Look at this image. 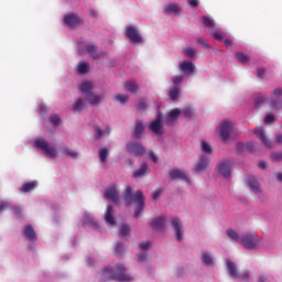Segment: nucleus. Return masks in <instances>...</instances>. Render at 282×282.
Masks as SVG:
<instances>
[{
    "mask_svg": "<svg viewBox=\"0 0 282 282\" xmlns=\"http://www.w3.org/2000/svg\"><path fill=\"white\" fill-rule=\"evenodd\" d=\"M132 193L133 191L130 186L126 187L123 192V199L126 206H131V204L135 205L134 217L138 218L142 210H144V194H142L141 191H138L134 194Z\"/></svg>",
    "mask_w": 282,
    "mask_h": 282,
    "instance_id": "1",
    "label": "nucleus"
},
{
    "mask_svg": "<svg viewBox=\"0 0 282 282\" xmlns=\"http://www.w3.org/2000/svg\"><path fill=\"white\" fill-rule=\"evenodd\" d=\"M127 269L122 264H117V267L113 269L111 267H106L104 269V278L119 281V282H129L133 281V278L127 273Z\"/></svg>",
    "mask_w": 282,
    "mask_h": 282,
    "instance_id": "2",
    "label": "nucleus"
},
{
    "mask_svg": "<svg viewBox=\"0 0 282 282\" xmlns=\"http://www.w3.org/2000/svg\"><path fill=\"white\" fill-rule=\"evenodd\" d=\"M273 100H270V97H265L261 94L258 95L257 105H261L263 102H270L273 109H279L282 107V88H276L273 90Z\"/></svg>",
    "mask_w": 282,
    "mask_h": 282,
    "instance_id": "3",
    "label": "nucleus"
},
{
    "mask_svg": "<svg viewBox=\"0 0 282 282\" xmlns=\"http://www.w3.org/2000/svg\"><path fill=\"white\" fill-rule=\"evenodd\" d=\"M240 243L247 250H254V248H259V236L257 234H246L241 237Z\"/></svg>",
    "mask_w": 282,
    "mask_h": 282,
    "instance_id": "4",
    "label": "nucleus"
},
{
    "mask_svg": "<svg viewBox=\"0 0 282 282\" xmlns=\"http://www.w3.org/2000/svg\"><path fill=\"white\" fill-rule=\"evenodd\" d=\"M79 54H89L91 58H102L105 56V52H98V46L94 44H79L78 46Z\"/></svg>",
    "mask_w": 282,
    "mask_h": 282,
    "instance_id": "5",
    "label": "nucleus"
},
{
    "mask_svg": "<svg viewBox=\"0 0 282 282\" xmlns=\"http://www.w3.org/2000/svg\"><path fill=\"white\" fill-rule=\"evenodd\" d=\"M34 145L36 149H41L42 151H44L47 158H56L57 155L56 148L50 147V143H47L45 139L35 140Z\"/></svg>",
    "mask_w": 282,
    "mask_h": 282,
    "instance_id": "6",
    "label": "nucleus"
},
{
    "mask_svg": "<svg viewBox=\"0 0 282 282\" xmlns=\"http://www.w3.org/2000/svg\"><path fill=\"white\" fill-rule=\"evenodd\" d=\"M232 132V122L223 121L219 128V135L223 142H230V133Z\"/></svg>",
    "mask_w": 282,
    "mask_h": 282,
    "instance_id": "7",
    "label": "nucleus"
},
{
    "mask_svg": "<svg viewBox=\"0 0 282 282\" xmlns=\"http://www.w3.org/2000/svg\"><path fill=\"white\" fill-rule=\"evenodd\" d=\"M126 149H127L128 153H130L131 155H135V158H140V155H144V153H147L144 145H142V143H138V142L127 143Z\"/></svg>",
    "mask_w": 282,
    "mask_h": 282,
    "instance_id": "8",
    "label": "nucleus"
},
{
    "mask_svg": "<svg viewBox=\"0 0 282 282\" xmlns=\"http://www.w3.org/2000/svg\"><path fill=\"white\" fill-rule=\"evenodd\" d=\"M164 116L162 112L158 111L156 118L154 121L150 124V131L154 133V135H163L164 132H162V120Z\"/></svg>",
    "mask_w": 282,
    "mask_h": 282,
    "instance_id": "9",
    "label": "nucleus"
},
{
    "mask_svg": "<svg viewBox=\"0 0 282 282\" xmlns=\"http://www.w3.org/2000/svg\"><path fill=\"white\" fill-rule=\"evenodd\" d=\"M126 36L131 41V43H142V35H140L138 28L134 25L126 26Z\"/></svg>",
    "mask_w": 282,
    "mask_h": 282,
    "instance_id": "10",
    "label": "nucleus"
},
{
    "mask_svg": "<svg viewBox=\"0 0 282 282\" xmlns=\"http://www.w3.org/2000/svg\"><path fill=\"white\" fill-rule=\"evenodd\" d=\"M84 21L76 13H68L64 17V24L68 28H78V25H83Z\"/></svg>",
    "mask_w": 282,
    "mask_h": 282,
    "instance_id": "11",
    "label": "nucleus"
},
{
    "mask_svg": "<svg viewBox=\"0 0 282 282\" xmlns=\"http://www.w3.org/2000/svg\"><path fill=\"white\" fill-rule=\"evenodd\" d=\"M218 173L225 177V180H231L232 177V167H230V162L221 161L218 163Z\"/></svg>",
    "mask_w": 282,
    "mask_h": 282,
    "instance_id": "12",
    "label": "nucleus"
},
{
    "mask_svg": "<svg viewBox=\"0 0 282 282\" xmlns=\"http://www.w3.org/2000/svg\"><path fill=\"white\" fill-rule=\"evenodd\" d=\"M172 227L176 235V240L182 241L184 239V231L182 230V220L177 216L172 217Z\"/></svg>",
    "mask_w": 282,
    "mask_h": 282,
    "instance_id": "13",
    "label": "nucleus"
},
{
    "mask_svg": "<svg viewBox=\"0 0 282 282\" xmlns=\"http://www.w3.org/2000/svg\"><path fill=\"white\" fill-rule=\"evenodd\" d=\"M105 197L106 199H109V202H113V204H118V202H120V195L118 194L116 185H111L106 189Z\"/></svg>",
    "mask_w": 282,
    "mask_h": 282,
    "instance_id": "14",
    "label": "nucleus"
},
{
    "mask_svg": "<svg viewBox=\"0 0 282 282\" xmlns=\"http://www.w3.org/2000/svg\"><path fill=\"white\" fill-rule=\"evenodd\" d=\"M254 135L267 147V149H272V142L265 138V131L262 127H258L254 129Z\"/></svg>",
    "mask_w": 282,
    "mask_h": 282,
    "instance_id": "15",
    "label": "nucleus"
},
{
    "mask_svg": "<svg viewBox=\"0 0 282 282\" xmlns=\"http://www.w3.org/2000/svg\"><path fill=\"white\" fill-rule=\"evenodd\" d=\"M180 113H182L180 108H174V109L170 110L165 118L166 124L169 127L173 126L176 122L177 118H180Z\"/></svg>",
    "mask_w": 282,
    "mask_h": 282,
    "instance_id": "16",
    "label": "nucleus"
},
{
    "mask_svg": "<svg viewBox=\"0 0 282 282\" xmlns=\"http://www.w3.org/2000/svg\"><path fill=\"white\" fill-rule=\"evenodd\" d=\"M247 185L253 193H256V195H261V193H263L261 185H259V182H257L254 176L247 177Z\"/></svg>",
    "mask_w": 282,
    "mask_h": 282,
    "instance_id": "17",
    "label": "nucleus"
},
{
    "mask_svg": "<svg viewBox=\"0 0 282 282\" xmlns=\"http://www.w3.org/2000/svg\"><path fill=\"white\" fill-rule=\"evenodd\" d=\"M171 180H184V182L188 183V176H186V173L180 169H173L169 173Z\"/></svg>",
    "mask_w": 282,
    "mask_h": 282,
    "instance_id": "18",
    "label": "nucleus"
},
{
    "mask_svg": "<svg viewBox=\"0 0 282 282\" xmlns=\"http://www.w3.org/2000/svg\"><path fill=\"white\" fill-rule=\"evenodd\" d=\"M94 131H95L96 140H100V138H102V135H111V128L109 126H106V128L104 130H101L100 126L95 124Z\"/></svg>",
    "mask_w": 282,
    "mask_h": 282,
    "instance_id": "19",
    "label": "nucleus"
},
{
    "mask_svg": "<svg viewBox=\"0 0 282 282\" xmlns=\"http://www.w3.org/2000/svg\"><path fill=\"white\" fill-rule=\"evenodd\" d=\"M39 186V182L31 181L29 183H24L19 187L20 193H32V191H36Z\"/></svg>",
    "mask_w": 282,
    "mask_h": 282,
    "instance_id": "20",
    "label": "nucleus"
},
{
    "mask_svg": "<svg viewBox=\"0 0 282 282\" xmlns=\"http://www.w3.org/2000/svg\"><path fill=\"white\" fill-rule=\"evenodd\" d=\"M23 235L29 241H36V231L32 225H26L23 229Z\"/></svg>",
    "mask_w": 282,
    "mask_h": 282,
    "instance_id": "21",
    "label": "nucleus"
},
{
    "mask_svg": "<svg viewBox=\"0 0 282 282\" xmlns=\"http://www.w3.org/2000/svg\"><path fill=\"white\" fill-rule=\"evenodd\" d=\"M208 169V159L204 155L199 158L198 163L195 166L196 173H204Z\"/></svg>",
    "mask_w": 282,
    "mask_h": 282,
    "instance_id": "22",
    "label": "nucleus"
},
{
    "mask_svg": "<svg viewBox=\"0 0 282 282\" xmlns=\"http://www.w3.org/2000/svg\"><path fill=\"white\" fill-rule=\"evenodd\" d=\"M165 224H166L165 217H158L156 219L150 223V226L154 228V230H162Z\"/></svg>",
    "mask_w": 282,
    "mask_h": 282,
    "instance_id": "23",
    "label": "nucleus"
},
{
    "mask_svg": "<svg viewBox=\"0 0 282 282\" xmlns=\"http://www.w3.org/2000/svg\"><path fill=\"white\" fill-rule=\"evenodd\" d=\"M142 133H144V123L142 122V120H138V121L135 122L133 137H134L137 140H140V138H142Z\"/></svg>",
    "mask_w": 282,
    "mask_h": 282,
    "instance_id": "24",
    "label": "nucleus"
},
{
    "mask_svg": "<svg viewBox=\"0 0 282 282\" xmlns=\"http://www.w3.org/2000/svg\"><path fill=\"white\" fill-rule=\"evenodd\" d=\"M226 265H227V270L229 272V275L232 279H237V276H239V273H237V265L235 264V262H232L230 260H227Z\"/></svg>",
    "mask_w": 282,
    "mask_h": 282,
    "instance_id": "25",
    "label": "nucleus"
},
{
    "mask_svg": "<svg viewBox=\"0 0 282 282\" xmlns=\"http://www.w3.org/2000/svg\"><path fill=\"white\" fill-rule=\"evenodd\" d=\"M105 219L109 226H113V224H116V219L113 218V207H111V206L107 207L106 214H105Z\"/></svg>",
    "mask_w": 282,
    "mask_h": 282,
    "instance_id": "26",
    "label": "nucleus"
},
{
    "mask_svg": "<svg viewBox=\"0 0 282 282\" xmlns=\"http://www.w3.org/2000/svg\"><path fill=\"white\" fill-rule=\"evenodd\" d=\"M181 10L182 9L180 8V6H177L175 3H170L165 7L164 13L165 14H180Z\"/></svg>",
    "mask_w": 282,
    "mask_h": 282,
    "instance_id": "27",
    "label": "nucleus"
},
{
    "mask_svg": "<svg viewBox=\"0 0 282 282\" xmlns=\"http://www.w3.org/2000/svg\"><path fill=\"white\" fill-rule=\"evenodd\" d=\"M94 89V83L91 82H83L79 86V91L82 94H86V96H89L90 91Z\"/></svg>",
    "mask_w": 282,
    "mask_h": 282,
    "instance_id": "28",
    "label": "nucleus"
},
{
    "mask_svg": "<svg viewBox=\"0 0 282 282\" xmlns=\"http://www.w3.org/2000/svg\"><path fill=\"white\" fill-rule=\"evenodd\" d=\"M149 173V165L147 163H142L140 169L134 171L133 177H142V175H147Z\"/></svg>",
    "mask_w": 282,
    "mask_h": 282,
    "instance_id": "29",
    "label": "nucleus"
},
{
    "mask_svg": "<svg viewBox=\"0 0 282 282\" xmlns=\"http://www.w3.org/2000/svg\"><path fill=\"white\" fill-rule=\"evenodd\" d=\"M181 72H193L195 69V64L188 61H184L180 65Z\"/></svg>",
    "mask_w": 282,
    "mask_h": 282,
    "instance_id": "30",
    "label": "nucleus"
},
{
    "mask_svg": "<svg viewBox=\"0 0 282 282\" xmlns=\"http://www.w3.org/2000/svg\"><path fill=\"white\" fill-rule=\"evenodd\" d=\"M123 87L126 91H130L131 94H135V91H138V84H135V82H127Z\"/></svg>",
    "mask_w": 282,
    "mask_h": 282,
    "instance_id": "31",
    "label": "nucleus"
},
{
    "mask_svg": "<svg viewBox=\"0 0 282 282\" xmlns=\"http://www.w3.org/2000/svg\"><path fill=\"white\" fill-rule=\"evenodd\" d=\"M236 58L239 63H242V64L250 63V56L241 52H236Z\"/></svg>",
    "mask_w": 282,
    "mask_h": 282,
    "instance_id": "32",
    "label": "nucleus"
},
{
    "mask_svg": "<svg viewBox=\"0 0 282 282\" xmlns=\"http://www.w3.org/2000/svg\"><path fill=\"white\" fill-rule=\"evenodd\" d=\"M87 97L89 105L96 106L100 102V96L98 95L89 94Z\"/></svg>",
    "mask_w": 282,
    "mask_h": 282,
    "instance_id": "33",
    "label": "nucleus"
},
{
    "mask_svg": "<svg viewBox=\"0 0 282 282\" xmlns=\"http://www.w3.org/2000/svg\"><path fill=\"white\" fill-rule=\"evenodd\" d=\"M227 236L229 239H232V241H241V239H239V234L234 229H227Z\"/></svg>",
    "mask_w": 282,
    "mask_h": 282,
    "instance_id": "34",
    "label": "nucleus"
},
{
    "mask_svg": "<svg viewBox=\"0 0 282 282\" xmlns=\"http://www.w3.org/2000/svg\"><path fill=\"white\" fill-rule=\"evenodd\" d=\"M109 156V151L107 148L99 150V160L100 162H107V158Z\"/></svg>",
    "mask_w": 282,
    "mask_h": 282,
    "instance_id": "35",
    "label": "nucleus"
},
{
    "mask_svg": "<svg viewBox=\"0 0 282 282\" xmlns=\"http://www.w3.org/2000/svg\"><path fill=\"white\" fill-rule=\"evenodd\" d=\"M12 210H13V213H14L17 219H21V217H23V208H21V206L14 205V206L12 207Z\"/></svg>",
    "mask_w": 282,
    "mask_h": 282,
    "instance_id": "36",
    "label": "nucleus"
},
{
    "mask_svg": "<svg viewBox=\"0 0 282 282\" xmlns=\"http://www.w3.org/2000/svg\"><path fill=\"white\" fill-rule=\"evenodd\" d=\"M120 235L121 237H127L128 235H131V227L129 225H122L120 228Z\"/></svg>",
    "mask_w": 282,
    "mask_h": 282,
    "instance_id": "37",
    "label": "nucleus"
},
{
    "mask_svg": "<svg viewBox=\"0 0 282 282\" xmlns=\"http://www.w3.org/2000/svg\"><path fill=\"white\" fill-rule=\"evenodd\" d=\"M64 153L68 156L72 158L73 160H76L78 158V153L75 152L74 150L69 148H64Z\"/></svg>",
    "mask_w": 282,
    "mask_h": 282,
    "instance_id": "38",
    "label": "nucleus"
},
{
    "mask_svg": "<svg viewBox=\"0 0 282 282\" xmlns=\"http://www.w3.org/2000/svg\"><path fill=\"white\" fill-rule=\"evenodd\" d=\"M170 98L171 100H177L180 98V89L174 87L170 90Z\"/></svg>",
    "mask_w": 282,
    "mask_h": 282,
    "instance_id": "39",
    "label": "nucleus"
},
{
    "mask_svg": "<svg viewBox=\"0 0 282 282\" xmlns=\"http://www.w3.org/2000/svg\"><path fill=\"white\" fill-rule=\"evenodd\" d=\"M183 54L187 56V58H193L195 56V48L193 47H185L183 50Z\"/></svg>",
    "mask_w": 282,
    "mask_h": 282,
    "instance_id": "40",
    "label": "nucleus"
},
{
    "mask_svg": "<svg viewBox=\"0 0 282 282\" xmlns=\"http://www.w3.org/2000/svg\"><path fill=\"white\" fill-rule=\"evenodd\" d=\"M77 72H89V63L80 62L78 64Z\"/></svg>",
    "mask_w": 282,
    "mask_h": 282,
    "instance_id": "41",
    "label": "nucleus"
},
{
    "mask_svg": "<svg viewBox=\"0 0 282 282\" xmlns=\"http://www.w3.org/2000/svg\"><path fill=\"white\" fill-rule=\"evenodd\" d=\"M212 36L216 40V41H224V33H221V31L219 30H215L212 32Z\"/></svg>",
    "mask_w": 282,
    "mask_h": 282,
    "instance_id": "42",
    "label": "nucleus"
},
{
    "mask_svg": "<svg viewBox=\"0 0 282 282\" xmlns=\"http://www.w3.org/2000/svg\"><path fill=\"white\" fill-rule=\"evenodd\" d=\"M203 23L206 25V28H215V21L213 19L203 17Z\"/></svg>",
    "mask_w": 282,
    "mask_h": 282,
    "instance_id": "43",
    "label": "nucleus"
},
{
    "mask_svg": "<svg viewBox=\"0 0 282 282\" xmlns=\"http://www.w3.org/2000/svg\"><path fill=\"white\" fill-rule=\"evenodd\" d=\"M73 111H83V99H77L73 106Z\"/></svg>",
    "mask_w": 282,
    "mask_h": 282,
    "instance_id": "44",
    "label": "nucleus"
},
{
    "mask_svg": "<svg viewBox=\"0 0 282 282\" xmlns=\"http://www.w3.org/2000/svg\"><path fill=\"white\" fill-rule=\"evenodd\" d=\"M202 151H204V153H213V148L206 141H203Z\"/></svg>",
    "mask_w": 282,
    "mask_h": 282,
    "instance_id": "45",
    "label": "nucleus"
},
{
    "mask_svg": "<svg viewBox=\"0 0 282 282\" xmlns=\"http://www.w3.org/2000/svg\"><path fill=\"white\" fill-rule=\"evenodd\" d=\"M50 121L52 122V124H54L55 127H58V124H61V118L57 115H52L50 117Z\"/></svg>",
    "mask_w": 282,
    "mask_h": 282,
    "instance_id": "46",
    "label": "nucleus"
},
{
    "mask_svg": "<svg viewBox=\"0 0 282 282\" xmlns=\"http://www.w3.org/2000/svg\"><path fill=\"white\" fill-rule=\"evenodd\" d=\"M203 261L206 265H213V257L208 253H203Z\"/></svg>",
    "mask_w": 282,
    "mask_h": 282,
    "instance_id": "47",
    "label": "nucleus"
},
{
    "mask_svg": "<svg viewBox=\"0 0 282 282\" xmlns=\"http://www.w3.org/2000/svg\"><path fill=\"white\" fill-rule=\"evenodd\" d=\"M116 100H118V102H121V105H124V102H127V100H129V96H127V95H117Z\"/></svg>",
    "mask_w": 282,
    "mask_h": 282,
    "instance_id": "48",
    "label": "nucleus"
},
{
    "mask_svg": "<svg viewBox=\"0 0 282 282\" xmlns=\"http://www.w3.org/2000/svg\"><path fill=\"white\" fill-rule=\"evenodd\" d=\"M137 109H139V111H144V109H147V101L141 99L137 105Z\"/></svg>",
    "mask_w": 282,
    "mask_h": 282,
    "instance_id": "49",
    "label": "nucleus"
},
{
    "mask_svg": "<svg viewBox=\"0 0 282 282\" xmlns=\"http://www.w3.org/2000/svg\"><path fill=\"white\" fill-rule=\"evenodd\" d=\"M124 252V249L122 248V243L118 242L116 246V254L117 257H120Z\"/></svg>",
    "mask_w": 282,
    "mask_h": 282,
    "instance_id": "50",
    "label": "nucleus"
},
{
    "mask_svg": "<svg viewBox=\"0 0 282 282\" xmlns=\"http://www.w3.org/2000/svg\"><path fill=\"white\" fill-rule=\"evenodd\" d=\"M8 208H10V203L6 202V200H2L0 203V213H3V210H7Z\"/></svg>",
    "mask_w": 282,
    "mask_h": 282,
    "instance_id": "51",
    "label": "nucleus"
},
{
    "mask_svg": "<svg viewBox=\"0 0 282 282\" xmlns=\"http://www.w3.org/2000/svg\"><path fill=\"white\" fill-rule=\"evenodd\" d=\"M275 118L273 115H268L265 118H264V124H272V122H274Z\"/></svg>",
    "mask_w": 282,
    "mask_h": 282,
    "instance_id": "52",
    "label": "nucleus"
},
{
    "mask_svg": "<svg viewBox=\"0 0 282 282\" xmlns=\"http://www.w3.org/2000/svg\"><path fill=\"white\" fill-rule=\"evenodd\" d=\"M183 116H184L185 118H191V116H193V109H191V108H185V109L183 110Z\"/></svg>",
    "mask_w": 282,
    "mask_h": 282,
    "instance_id": "53",
    "label": "nucleus"
},
{
    "mask_svg": "<svg viewBox=\"0 0 282 282\" xmlns=\"http://www.w3.org/2000/svg\"><path fill=\"white\" fill-rule=\"evenodd\" d=\"M160 197H162V189H156V191L152 194V199H160Z\"/></svg>",
    "mask_w": 282,
    "mask_h": 282,
    "instance_id": "54",
    "label": "nucleus"
},
{
    "mask_svg": "<svg viewBox=\"0 0 282 282\" xmlns=\"http://www.w3.org/2000/svg\"><path fill=\"white\" fill-rule=\"evenodd\" d=\"M196 41H197V43H198L199 45H203V46L206 47V48L210 47V45L208 44V42L204 41V39H202V37H198Z\"/></svg>",
    "mask_w": 282,
    "mask_h": 282,
    "instance_id": "55",
    "label": "nucleus"
},
{
    "mask_svg": "<svg viewBox=\"0 0 282 282\" xmlns=\"http://www.w3.org/2000/svg\"><path fill=\"white\" fill-rule=\"evenodd\" d=\"M236 149H237V153L239 154V153H243V151H245V149H246V144H243V143H238L237 145H236Z\"/></svg>",
    "mask_w": 282,
    "mask_h": 282,
    "instance_id": "56",
    "label": "nucleus"
},
{
    "mask_svg": "<svg viewBox=\"0 0 282 282\" xmlns=\"http://www.w3.org/2000/svg\"><path fill=\"white\" fill-rule=\"evenodd\" d=\"M245 149H247V151H250V152L254 151V143L253 142H247L245 144Z\"/></svg>",
    "mask_w": 282,
    "mask_h": 282,
    "instance_id": "57",
    "label": "nucleus"
},
{
    "mask_svg": "<svg viewBox=\"0 0 282 282\" xmlns=\"http://www.w3.org/2000/svg\"><path fill=\"white\" fill-rule=\"evenodd\" d=\"M140 248H141L142 250H149V248H151V242H149V241L141 242V243H140Z\"/></svg>",
    "mask_w": 282,
    "mask_h": 282,
    "instance_id": "58",
    "label": "nucleus"
},
{
    "mask_svg": "<svg viewBox=\"0 0 282 282\" xmlns=\"http://www.w3.org/2000/svg\"><path fill=\"white\" fill-rule=\"evenodd\" d=\"M139 263H144L147 261V254L141 253L138 256Z\"/></svg>",
    "mask_w": 282,
    "mask_h": 282,
    "instance_id": "59",
    "label": "nucleus"
},
{
    "mask_svg": "<svg viewBox=\"0 0 282 282\" xmlns=\"http://www.w3.org/2000/svg\"><path fill=\"white\" fill-rule=\"evenodd\" d=\"M188 4L192 8H197V6H199V0H188Z\"/></svg>",
    "mask_w": 282,
    "mask_h": 282,
    "instance_id": "60",
    "label": "nucleus"
},
{
    "mask_svg": "<svg viewBox=\"0 0 282 282\" xmlns=\"http://www.w3.org/2000/svg\"><path fill=\"white\" fill-rule=\"evenodd\" d=\"M180 83H182V76H176L173 78V84L174 85H180Z\"/></svg>",
    "mask_w": 282,
    "mask_h": 282,
    "instance_id": "61",
    "label": "nucleus"
},
{
    "mask_svg": "<svg viewBox=\"0 0 282 282\" xmlns=\"http://www.w3.org/2000/svg\"><path fill=\"white\" fill-rule=\"evenodd\" d=\"M150 158L152 162H158V155L155 154V152H150Z\"/></svg>",
    "mask_w": 282,
    "mask_h": 282,
    "instance_id": "62",
    "label": "nucleus"
},
{
    "mask_svg": "<svg viewBox=\"0 0 282 282\" xmlns=\"http://www.w3.org/2000/svg\"><path fill=\"white\" fill-rule=\"evenodd\" d=\"M257 76L261 80V79L265 78V72H258Z\"/></svg>",
    "mask_w": 282,
    "mask_h": 282,
    "instance_id": "63",
    "label": "nucleus"
},
{
    "mask_svg": "<svg viewBox=\"0 0 282 282\" xmlns=\"http://www.w3.org/2000/svg\"><path fill=\"white\" fill-rule=\"evenodd\" d=\"M224 43H225L226 47H230V45H232V41L229 40V39H226V40L224 41Z\"/></svg>",
    "mask_w": 282,
    "mask_h": 282,
    "instance_id": "64",
    "label": "nucleus"
}]
</instances>
